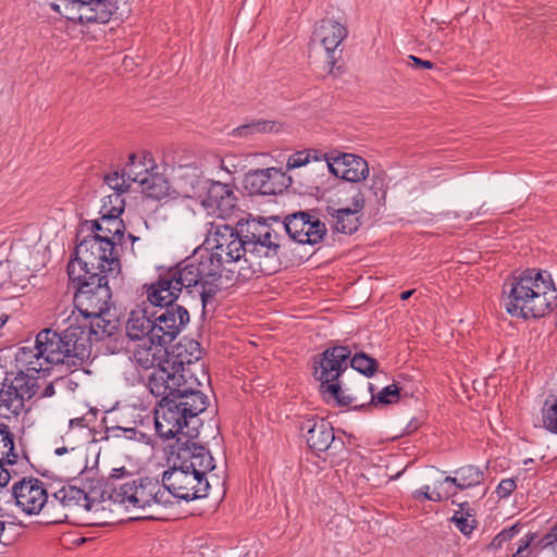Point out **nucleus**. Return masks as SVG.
<instances>
[{"mask_svg":"<svg viewBox=\"0 0 557 557\" xmlns=\"http://www.w3.org/2000/svg\"><path fill=\"white\" fill-rule=\"evenodd\" d=\"M106 484V478L90 480L88 485L89 497L91 499V504L97 500L99 503H103L106 500H111L113 503V497H111V491L108 488ZM114 493H112L113 495Z\"/></svg>","mask_w":557,"mask_h":557,"instance_id":"obj_40","label":"nucleus"},{"mask_svg":"<svg viewBox=\"0 0 557 557\" xmlns=\"http://www.w3.org/2000/svg\"><path fill=\"white\" fill-rule=\"evenodd\" d=\"M345 448V443L341 437H337L335 435V431L333 430V440L330 446V449H327L325 453H327L331 456H336L341 454Z\"/></svg>","mask_w":557,"mask_h":557,"instance_id":"obj_56","label":"nucleus"},{"mask_svg":"<svg viewBox=\"0 0 557 557\" xmlns=\"http://www.w3.org/2000/svg\"><path fill=\"white\" fill-rule=\"evenodd\" d=\"M162 486L171 494L170 507L206 498L209 495L210 483L202 472H193L173 465L162 473Z\"/></svg>","mask_w":557,"mask_h":557,"instance_id":"obj_13","label":"nucleus"},{"mask_svg":"<svg viewBox=\"0 0 557 557\" xmlns=\"http://www.w3.org/2000/svg\"><path fill=\"white\" fill-rule=\"evenodd\" d=\"M38 379L39 376H34L33 379H28L26 382L18 384L20 392L23 393V398H25V400H29L37 394L40 387Z\"/></svg>","mask_w":557,"mask_h":557,"instance_id":"obj_48","label":"nucleus"},{"mask_svg":"<svg viewBox=\"0 0 557 557\" xmlns=\"http://www.w3.org/2000/svg\"><path fill=\"white\" fill-rule=\"evenodd\" d=\"M447 475L444 483L454 485L459 491L473 488L484 482V472L478 466L465 465Z\"/></svg>","mask_w":557,"mask_h":557,"instance_id":"obj_28","label":"nucleus"},{"mask_svg":"<svg viewBox=\"0 0 557 557\" xmlns=\"http://www.w3.org/2000/svg\"><path fill=\"white\" fill-rule=\"evenodd\" d=\"M17 458L18 455L15 453V447H12V449L1 453L0 461H2L4 466H12L17 462Z\"/></svg>","mask_w":557,"mask_h":557,"instance_id":"obj_58","label":"nucleus"},{"mask_svg":"<svg viewBox=\"0 0 557 557\" xmlns=\"http://www.w3.org/2000/svg\"><path fill=\"white\" fill-rule=\"evenodd\" d=\"M271 172L265 182V195H278L292 188L294 193L306 194L304 187H294V180L280 168H268Z\"/></svg>","mask_w":557,"mask_h":557,"instance_id":"obj_31","label":"nucleus"},{"mask_svg":"<svg viewBox=\"0 0 557 557\" xmlns=\"http://www.w3.org/2000/svg\"><path fill=\"white\" fill-rule=\"evenodd\" d=\"M412 497L420 502V503H424L426 500H430L431 496H430V486L429 485H423L421 486L419 490H417L413 494H412Z\"/></svg>","mask_w":557,"mask_h":557,"instance_id":"obj_60","label":"nucleus"},{"mask_svg":"<svg viewBox=\"0 0 557 557\" xmlns=\"http://www.w3.org/2000/svg\"><path fill=\"white\" fill-rule=\"evenodd\" d=\"M89 234L83 236V238H103V222L101 221V215L98 219H94L89 221Z\"/></svg>","mask_w":557,"mask_h":557,"instance_id":"obj_53","label":"nucleus"},{"mask_svg":"<svg viewBox=\"0 0 557 557\" xmlns=\"http://www.w3.org/2000/svg\"><path fill=\"white\" fill-rule=\"evenodd\" d=\"M131 188V184L125 181L121 182L120 186H115V191L103 198V203L100 208L99 214L108 213V216H122L125 211V200L122 197Z\"/></svg>","mask_w":557,"mask_h":557,"instance_id":"obj_32","label":"nucleus"},{"mask_svg":"<svg viewBox=\"0 0 557 557\" xmlns=\"http://www.w3.org/2000/svg\"><path fill=\"white\" fill-rule=\"evenodd\" d=\"M0 436H1V443L4 448L12 449V447H15L14 444V434L11 432L9 425H7L3 422H0Z\"/></svg>","mask_w":557,"mask_h":557,"instance_id":"obj_54","label":"nucleus"},{"mask_svg":"<svg viewBox=\"0 0 557 557\" xmlns=\"http://www.w3.org/2000/svg\"><path fill=\"white\" fill-rule=\"evenodd\" d=\"M161 355L162 361L168 364L173 363L176 368L189 366L197 362L202 357L200 343L196 339L183 337L175 345H165L164 349L156 350Z\"/></svg>","mask_w":557,"mask_h":557,"instance_id":"obj_23","label":"nucleus"},{"mask_svg":"<svg viewBox=\"0 0 557 557\" xmlns=\"http://www.w3.org/2000/svg\"><path fill=\"white\" fill-rule=\"evenodd\" d=\"M297 428L313 454L320 456V453L330 449L334 428L326 419L318 414H305L299 417Z\"/></svg>","mask_w":557,"mask_h":557,"instance_id":"obj_20","label":"nucleus"},{"mask_svg":"<svg viewBox=\"0 0 557 557\" xmlns=\"http://www.w3.org/2000/svg\"><path fill=\"white\" fill-rule=\"evenodd\" d=\"M500 299L509 315L537 321L557 309V288L548 270L517 269L504 281Z\"/></svg>","mask_w":557,"mask_h":557,"instance_id":"obj_1","label":"nucleus"},{"mask_svg":"<svg viewBox=\"0 0 557 557\" xmlns=\"http://www.w3.org/2000/svg\"><path fill=\"white\" fill-rule=\"evenodd\" d=\"M76 329L71 322L62 332L52 329L41 330L35 339L36 359L45 358L51 364L82 366L86 358L78 354Z\"/></svg>","mask_w":557,"mask_h":557,"instance_id":"obj_10","label":"nucleus"},{"mask_svg":"<svg viewBox=\"0 0 557 557\" xmlns=\"http://www.w3.org/2000/svg\"><path fill=\"white\" fill-rule=\"evenodd\" d=\"M230 232L231 240L224 234L216 239L212 249H195L194 252L178 263L190 273L194 283H200L199 297L201 301V314L205 317L208 307L213 305L215 295L222 290L223 263H236L247 258V238L238 232V222L235 227L225 226Z\"/></svg>","mask_w":557,"mask_h":557,"instance_id":"obj_2","label":"nucleus"},{"mask_svg":"<svg viewBox=\"0 0 557 557\" xmlns=\"http://www.w3.org/2000/svg\"><path fill=\"white\" fill-rule=\"evenodd\" d=\"M408 64L416 70H433L436 67V64L432 61L423 60L413 54L408 57Z\"/></svg>","mask_w":557,"mask_h":557,"instance_id":"obj_55","label":"nucleus"},{"mask_svg":"<svg viewBox=\"0 0 557 557\" xmlns=\"http://www.w3.org/2000/svg\"><path fill=\"white\" fill-rule=\"evenodd\" d=\"M103 222V235L112 238L114 246H121L124 243L126 225L121 216H108V213H101Z\"/></svg>","mask_w":557,"mask_h":557,"instance_id":"obj_36","label":"nucleus"},{"mask_svg":"<svg viewBox=\"0 0 557 557\" xmlns=\"http://www.w3.org/2000/svg\"><path fill=\"white\" fill-rule=\"evenodd\" d=\"M170 498L171 494L163 488L162 482L160 483L157 478L145 475L120 484L113 503L124 506L125 509L150 511L147 515L129 518V521L160 520V510L170 507Z\"/></svg>","mask_w":557,"mask_h":557,"instance_id":"obj_8","label":"nucleus"},{"mask_svg":"<svg viewBox=\"0 0 557 557\" xmlns=\"http://www.w3.org/2000/svg\"><path fill=\"white\" fill-rule=\"evenodd\" d=\"M145 168H147L146 164H141V162L138 163V166H126L121 173L122 182L125 181L131 184V182H134L133 178L135 176L143 177L145 175Z\"/></svg>","mask_w":557,"mask_h":557,"instance_id":"obj_51","label":"nucleus"},{"mask_svg":"<svg viewBox=\"0 0 557 557\" xmlns=\"http://www.w3.org/2000/svg\"><path fill=\"white\" fill-rule=\"evenodd\" d=\"M190 273L178 262L172 267H158V277L153 282L156 285H162L163 294L162 312L166 320L169 333L174 341L186 329L190 322V314L185 305L178 304L183 290L191 295L195 290L199 293L200 283H194Z\"/></svg>","mask_w":557,"mask_h":557,"instance_id":"obj_5","label":"nucleus"},{"mask_svg":"<svg viewBox=\"0 0 557 557\" xmlns=\"http://www.w3.org/2000/svg\"><path fill=\"white\" fill-rule=\"evenodd\" d=\"M349 346L330 342L329 346L310 358L311 375L320 383L319 392L325 401L349 407L355 398L345 395L341 377L349 367Z\"/></svg>","mask_w":557,"mask_h":557,"instance_id":"obj_6","label":"nucleus"},{"mask_svg":"<svg viewBox=\"0 0 557 557\" xmlns=\"http://www.w3.org/2000/svg\"><path fill=\"white\" fill-rule=\"evenodd\" d=\"M189 371L185 369V367L182 366L181 368H176L175 364L170 363L169 364V374L171 376V392H168V394H176L174 391L176 389H184L186 387L197 386L200 385V382L197 377H195L193 374H189L187 377V373Z\"/></svg>","mask_w":557,"mask_h":557,"instance_id":"obj_37","label":"nucleus"},{"mask_svg":"<svg viewBox=\"0 0 557 557\" xmlns=\"http://www.w3.org/2000/svg\"><path fill=\"white\" fill-rule=\"evenodd\" d=\"M459 513L460 512H454V515L449 518V521L455 524V527L462 535L469 537L474 529H476L479 522L476 518L465 517Z\"/></svg>","mask_w":557,"mask_h":557,"instance_id":"obj_44","label":"nucleus"},{"mask_svg":"<svg viewBox=\"0 0 557 557\" xmlns=\"http://www.w3.org/2000/svg\"><path fill=\"white\" fill-rule=\"evenodd\" d=\"M162 285L153 282L143 285L146 299L136 309L129 312L126 321V336L131 342L145 341L144 347L147 351L164 349L171 345L174 337H171L164 314L162 315L163 294Z\"/></svg>","mask_w":557,"mask_h":557,"instance_id":"obj_3","label":"nucleus"},{"mask_svg":"<svg viewBox=\"0 0 557 557\" xmlns=\"http://www.w3.org/2000/svg\"><path fill=\"white\" fill-rule=\"evenodd\" d=\"M119 178H121V173L119 171H113L108 173L104 176L106 184L115 191V186H120Z\"/></svg>","mask_w":557,"mask_h":557,"instance_id":"obj_61","label":"nucleus"},{"mask_svg":"<svg viewBox=\"0 0 557 557\" xmlns=\"http://www.w3.org/2000/svg\"><path fill=\"white\" fill-rule=\"evenodd\" d=\"M256 220H259L260 222H263L268 225H272L274 226V223L277 224V228L280 232L282 228V221H283V218H281L280 215H269V216H258V218H255Z\"/></svg>","mask_w":557,"mask_h":557,"instance_id":"obj_62","label":"nucleus"},{"mask_svg":"<svg viewBox=\"0 0 557 557\" xmlns=\"http://www.w3.org/2000/svg\"><path fill=\"white\" fill-rule=\"evenodd\" d=\"M313 34L325 49L330 73L342 74L345 71L344 63H339L341 55L336 58L335 53L338 46L348 36L347 27L333 18L324 17L317 23Z\"/></svg>","mask_w":557,"mask_h":557,"instance_id":"obj_17","label":"nucleus"},{"mask_svg":"<svg viewBox=\"0 0 557 557\" xmlns=\"http://www.w3.org/2000/svg\"><path fill=\"white\" fill-rule=\"evenodd\" d=\"M124 479L132 480L134 478L125 467L114 468L112 469L110 475L106 478V484H109L108 488H110L111 493H119V485L124 483L121 482ZM114 496L115 494H113L112 497L114 498Z\"/></svg>","mask_w":557,"mask_h":557,"instance_id":"obj_45","label":"nucleus"},{"mask_svg":"<svg viewBox=\"0 0 557 557\" xmlns=\"http://www.w3.org/2000/svg\"><path fill=\"white\" fill-rule=\"evenodd\" d=\"M542 422L548 432L557 435V396L546 397L542 408Z\"/></svg>","mask_w":557,"mask_h":557,"instance_id":"obj_38","label":"nucleus"},{"mask_svg":"<svg viewBox=\"0 0 557 557\" xmlns=\"http://www.w3.org/2000/svg\"><path fill=\"white\" fill-rule=\"evenodd\" d=\"M208 187L201 203L207 210L216 213L219 218H226L234 213L238 207V198L233 186L219 181H207Z\"/></svg>","mask_w":557,"mask_h":557,"instance_id":"obj_21","label":"nucleus"},{"mask_svg":"<svg viewBox=\"0 0 557 557\" xmlns=\"http://www.w3.org/2000/svg\"><path fill=\"white\" fill-rule=\"evenodd\" d=\"M110 314H91V317H75L73 325L76 329L78 337L77 348L81 350L86 361L91 356L94 345H99L98 349H103L108 354H119L126 348L128 338L123 333L119 319L109 318Z\"/></svg>","mask_w":557,"mask_h":557,"instance_id":"obj_7","label":"nucleus"},{"mask_svg":"<svg viewBox=\"0 0 557 557\" xmlns=\"http://www.w3.org/2000/svg\"><path fill=\"white\" fill-rule=\"evenodd\" d=\"M516 488V479H504L497 485L495 493L499 499H504L508 498Z\"/></svg>","mask_w":557,"mask_h":557,"instance_id":"obj_50","label":"nucleus"},{"mask_svg":"<svg viewBox=\"0 0 557 557\" xmlns=\"http://www.w3.org/2000/svg\"><path fill=\"white\" fill-rule=\"evenodd\" d=\"M199 429L200 423L197 422L188 431L178 433L173 438L174 443L164 447V451L168 462L188 471L202 472V476H207L215 468V460L207 445L195 442L199 436Z\"/></svg>","mask_w":557,"mask_h":557,"instance_id":"obj_9","label":"nucleus"},{"mask_svg":"<svg viewBox=\"0 0 557 557\" xmlns=\"http://www.w3.org/2000/svg\"><path fill=\"white\" fill-rule=\"evenodd\" d=\"M11 490L15 505L28 516L38 515L48 503L47 488L37 478L23 476L13 484Z\"/></svg>","mask_w":557,"mask_h":557,"instance_id":"obj_18","label":"nucleus"},{"mask_svg":"<svg viewBox=\"0 0 557 557\" xmlns=\"http://www.w3.org/2000/svg\"><path fill=\"white\" fill-rule=\"evenodd\" d=\"M370 190L376 197L377 202L385 201L386 196V184L385 178L382 174L373 175Z\"/></svg>","mask_w":557,"mask_h":557,"instance_id":"obj_47","label":"nucleus"},{"mask_svg":"<svg viewBox=\"0 0 557 557\" xmlns=\"http://www.w3.org/2000/svg\"><path fill=\"white\" fill-rule=\"evenodd\" d=\"M34 349H35V347L34 348L27 347V346L20 347L18 351L16 354V360L24 361L25 358L35 357Z\"/></svg>","mask_w":557,"mask_h":557,"instance_id":"obj_64","label":"nucleus"},{"mask_svg":"<svg viewBox=\"0 0 557 557\" xmlns=\"http://www.w3.org/2000/svg\"><path fill=\"white\" fill-rule=\"evenodd\" d=\"M12 478L11 472L9 469L5 468L2 461H0V486L4 487L9 484L10 480Z\"/></svg>","mask_w":557,"mask_h":557,"instance_id":"obj_63","label":"nucleus"},{"mask_svg":"<svg viewBox=\"0 0 557 557\" xmlns=\"http://www.w3.org/2000/svg\"><path fill=\"white\" fill-rule=\"evenodd\" d=\"M269 175H271L270 170L267 169H257L250 170L246 173L244 178V188L249 193V195H264L265 196V182L269 180Z\"/></svg>","mask_w":557,"mask_h":557,"instance_id":"obj_35","label":"nucleus"},{"mask_svg":"<svg viewBox=\"0 0 557 557\" xmlns=\"http://www.w3.org/2000/svg\"><path fill=\"white\" fill-rule=\"evenodd\" d=\"M320 207L298 210L286 214L282 221V228L289 240L302 246H315L327 237V226L322 221Z\"/></svg>","mask_w":557,"mask_h":557,"instance_id":"obj_12","label":"nucleus"},{"mask_svg":"<svg viewBox=\"0 0 557 557\" xmlns=\"http://www.w3.org/2000/svg\"><path fill=\"white\" fill-rule=\"evenodd\" d=\"M77 4L78 15L70 17L76 24H106L116 14V2L111 0H71Z\"/></svg>","mask_w":557,"mask_h":557,"instance_id":"obj_22","label":"nucleus"},{"mask_svg":"<svg viewBox=\"0 0 557 557\" xmlns=\"http://www.w3.org/2000/svg\"><path fill=\"white\" fill-rule=\"evenodd\" d=\"M53 497L64 507H78L83 505L87 511L91 510L89 493L75 485L62 486L53 494Z\"/></svg>","mask_w":557,"mask_h":557,"instance_id":"obj_30","label":"nucleus"},{"mask_svg":"<svg viewBox=\"0 0 557 557\" xmlns=\"http://www.w3.org/2000/svg\"><path fill=\"white\" fill-rule=\"evenodd\" d=\"M238 232L242 237L247 238V240H259V242H269L274 240L276 243H282L284 239V235L281 234L278 230H276L272 225H268L259 220H256L248 214V218H242L238 220Z\"/></svg>","mask_w":557,"mask_h":557,"instance_id":"obj_26","label":"nucleus"},{"mask_svg":"<svg viewBox=\"0 0 557 557\" xmlns=\"http://www.w3.org/2000/svg\"><path fill=\"white\" fill-rule=\"evenodd\" d=\"M281 248L282 243H276L274 240H269L267 243L247 240V258L245 259L247 268L238 269V276H242L243 281H247L255 273H260L262 275L276 273L281 268Z\"/></svg>","mask_w":557,"mask_h":557,"instance_id":"obj_16","label":"nucleus"},{"mask_svg":"<svg viewBox=\"0 0 557 557\" xmlns=\"http://www.w3.org/2000/svg\"><path fill=\"white\" fill-rule=\"evenodd\" d=\"M309 153H306V150L296 151L292 156H289L286 164V169L294 170L301 166H307L309 164L308 161Z\"/></svg>","mask_w":557,"mask_h":557,"instance_id":"obj_49","label":"nucleus"},{"mask_svg":"<svg viewBox=\"0 0 557 557\" xmlns=\"http://www.w3.org/2000/svg\"><path fill=\"white\" fill-rule=\"evenodd\" d=\"M306 153H309L308 161H324L325 165L320 164L318 166H309L305 170L307 174H315L313 178L308 181L307 183L299 182L300 187L305 188V193L309 195H317L321 191L322 185L326 183L330 178L325 173V169L327 170V158L335 157L337 149H332L327 152H322L319 149H305Z\"/></svg>","mask_w":557,"mask_h":557,"instance_id":"obj_25","label":"nucleus"},{"mask_svg":"<svg viewBox=\"0 0 557 557\" xmlns=\"http://www.w3.org/2000/svg\"><path fill=\"white\" fill-rule=\"evenodd\" d=\"M327 173L352 186H359L369 176V164L359 154L337 150L335 157L327 158Z\"/></svg>","mask_w":557,"mask_h":557,"instance_id":"obj_19","label":"nucleus"},{"mask_svg":"<svg viewBox=\"0 0 557 557\" xmlns=\"http://www.w3.org/2000/svg\"><path fill=\"white\" fill-rule=\"evenodd\" d=\"M174 391L176 394H170V398H160L154 410L156 433L163 440H173L197 422L201 426L198 416L209 406L208 396L195 386Z\"/></svg>","mask_w":557,"mask_h":557,"instance_id":"obj_4","label":"nucleus"},{"mask_svg":"<svg viewBox=\"0 0 557 557\" xmlns=\"http://www.w3.org/2000/svg\"><path fill=\"white\" fill-rule=\"evenodd\" d=\"M83 250H84V247H83L81 239H78V236H75V246L70 255V260L66 265L69 280L71 281V283L73 285L77 284V280H76L77 275L75 274V265H74L75 262H77L79 264L81 272L83 273V262H84L82 260Z\"/></svg>","mask_w":557,"mask_h":557,"instance_id":"obj_41","label":"nucleus"},{"mask_svg":"<svg viewBox=\"0 0 557 557\" xmlns=\"http://www.w3.org/2000/svg\"><path fill=\"white\" fill-rule=\"evenodd\" d=\"M453 505H457L459 507V510L456 512H460L459 515H462L465 517H476V510L471 507V505L468 502L457 503L456 500H451Z\"/></svg>","mask_w":557,"mask_h":557,"instance_id":"obj_57","label":"nucleus"},{"mask_svg":"<svg viewBox=\"0 0 557 557\" xmlns=\"http://www.w3.org/2000/svg\"><path fill=\"white\" fill-rule=\"evenodd\" d=\"M368 391L371 393V399L361 405L349 406L354 411H368L372 408L385 407L389 405H395L400 401L403 398L412 397L413 393H409L399 383L394 382L381 391L376 392L375 386L368 382L367 383Z\"/></svg>","mask_w":557,"mask_h":557,"instance_id":"obj_24","label":"nucleus"},{"mask_svg":"<svg viewBox=\"0 0 557 557\" xmlns=\"http://www.w3.org/2000/svg\"><path fill=\"white\" fill-rule=\"evenodd\" d=\"M83 250V273L78 274H109L114 271L116 274L121 272V260L117 249L109 238L103 235V238H82Z\"/></svg>","mask_w":557,"mask_h":557,"instance_id":"obj_15","label":"nucleus"},{"mask_svg":"<svg viewBox=\"0 0 557 557\" xmlns=\"http://www.w3.org/2000/svg\"><path fill=\"white\" fill-rule=\"evenodd\" d=\"M547 547H557V521L550 527L549 531L539 539L535 540L533 549L535 550H542Z\"/></svg>","mask_w":557,"mask_h":557,"instance_id":"obj_46","label":"nucleus"},{"mask_svg":"<svg viewBox=\"0 0 557 557\" xmlns=\"http://www.w3.org/2000/svg\"><path fill=\"white\" fill-rule=\"evenodd\" d=\"M281 123L270 120H253L250 123L243 124L234 128L231 133L233 137H251L256 134L278 133Z\"/></svg>","mask_w":557,"mask_h":557,"instance_id":"obj_33","label":"nucleus"},{"mask_svg":"<svg viewBox=\"0 0 557 557\" xmlns=\"http://www.w3.org/2000/svg\"><path fill=\"white\" fill-rule=\"evenodd\" d=\"M76 280L73 287L74 308L79 312L77 317L110 314L112 292L108 274H77Z\"/></svg>","mask_w":557,"mask_h":557,"instance_id":"obj_11","label":"nucleus"},{"mask_svg":"<svg viewBox=\"0 0 557 557\" xmlns=\"http://www.w3.org/2000/svg\"><path fill=\"white\" fill-rule=\"evenodd\" d=\"M101 424L104 428V431H106V434H107L103 437L104 440L109 438V436H110L109 433H113L112 436H114V437H122L123 436V437L128 438V440L136 438L137 434L140 435V438L146 437V434L143 433V432L137 431L136 428H122V426H119V425H109L107 417L102 418Z\"/></svg>","mask_w":557,"mask_h":557,"instance_id":"obj_42","label":"nucleus"},{"mask_svg":"<svg viewBox=\"0 0 557 557\" xmlns=\"http://www.w3.org/2000/svg\"><path fill=\"white\" fill-rule=\"evenodd\" d=\"M13 396L18 404L13 408L12 413L17 417L22 410H24L25 398H23V393L20 392L18 385H15L13 381L8 382V377H4L1 381L0 396Z\"/></svg>","mask_w":557,"mask_h":557,"instance_id":"obj_43","label":"nucleus"},{"mask_svg":"<svg viewBox=\"0 0 557 557\" xmlns=\"http://www.w3.org/2000/svg\"><path fill=\"white\" fill-rule=\"evenodd\" d=\"M152 360L157 362V368L148 376V386L150 392L156 397L163 398L164 396L171 397L168 392H171V376L169 374L168 362L162 361V357L156 350H152Z\"/></svg>","mask_w":557,"mask_h":557,"instance_id":"obj_29","label":"nucleus"},{"mask_svg":"<svg viewBox=\"0 0 557 557\" xmlns=\"http://www.w3.org/2000/svg\"><path fill=\"white\" fill-rule=\"evenodd\" d=\"M426 418L428 416L425 413L421 414L420 417L411 418V420L407 423L406 428L404 429L403 433L399 436L412 435L425 423Z\"/></svg>","mask_w":557,"mask_h":557,"instance_id":"obj_52","label":"nucleus"},{"mask_svg":"<svg viewBox=\"0 0 557 557\" xmlns=\"http://www.w3.org/2000/svg\"><path fill=\"white\" fill-rule=\"evenodd\" d=\"M522 525L520 522H516L508 528H504L497 533L493 540L484 548L485 552H497L502 549L505 543L511 541L521 530Z\"/></svg>","mask_w":557,"mask_h":557,"instance_id":"obj_39","label":"nucleus"},{"mask_svg":"<svg viewBox=\"0 0 557 557\" xmlns=\"http://www.w3.org/2000/svg\"><path fill=\"white\" fill-rule=\"evenodd\" d=\"M351 206L339 207L327 201L325 207H320L322 216L327 221L332 235L343 234L351 236L362 225V210L366 206L364 194L360 186H350Z\"/></svg>","mask_w":557,"mask_h":557,"instance_id":"obj_14","label":"nucleus"},{"mask_svg":"<svg viewBox=\"0 0 557 557\" xmlns=\"http://www.w3.org/2000/svg\"><path fill=\"white\" fill-rule=\"evenodd\" d=\"M153 168L150 170L145 168V175L143 177L135 176L134 182L138 183L141 193L153 200H160L169 196L170 183L166 177L159 173H151Z\"/></svg>","mask_w":557,"mask_h":557,"instance_id":"obj_27","label":"nucleus"},{"mask_svg":"<svg viewBox=\"0 0 557 557\" xmlns=\"http://www.w3.org/2000/svg\"><path fill=\"white\" fill-rule=\"evenodd\" d=\"M532 547L531 544L527 543L525 540L520 539L518 543V548L515 553L511 554V557H529L531 550L529 548Z\"/></svg>","mask_w":557,"mask_h":557,"instance_id":"obj_59","label":"nucleus"},{"mask_svg":"<svg viewBox=\"0 0 557 557\" xmlns=\"http://www.w3.org/2000/svg\"><path fill=\"white\" fill-rule=\"evenodd\" d=\"M349 367L368 379L373 377L379 371V361L364 351H356L352 355L349 348Z\"/></svg>","mask_w":557,"mask_h":557,"instance_id":"obj_34","label":"nucleus"}]
</instances>
